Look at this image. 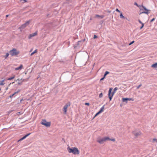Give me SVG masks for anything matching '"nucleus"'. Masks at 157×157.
<instances>
[{"label":"nucleus","mask_w":157,"mask_h":157,"mask_svg":"<svg viewBox=\"0 0 157 157\" xmlns=\"http://www.w3.org/2000/svg\"><path fill=\"white\" fill-rule=\"evenodd\" d=\"M17 92H15V93H14L13 94H12V95H10V98H12L13 97V96H14V95H15V94L16 93H17Z\"/></svg>","instance_id":"obj_25"},{"label":"nucleus","mask_w":157,"mask_h":157,"mask_svg":"<svg viewBox=\"0 0 157 157\" xmlns=\"http://www.w3.org/2000/svg\"><path fill=\"white\" fill-rule=\"evenodd\" d=\"M105 142L107 141H111L115 142L116 141L115 139L114 138L110 139L108 136L104 137Z\"/></svg>","instance_id":"obj_9"},{"label":"nucleus","mask_w":157,"mask_h":157,"mask_svg":"<svg viewBox=\"0 0 157 157\" xmlns=\"http://www.w3.org/2000/svg\"><path fill=\"white\" fill-rule=\"evenodd\" d=\"M106 75H105V74H104V78H105V76H106Z\"/></svg>","instance_id":"obj_41"},{"label":"nucleus","mask_w":157,"mask_h":157,"mask_svg":"<svg viewBox=\"0 0 157 157\" xmlns=\"http://www.w3.org/2000/svg\"><path fill=\"white\" fill-rule=\"evenodd\" d=\"M134 4H135V5L137 6H138V7L140 8V6H139L138 5V4H137V3H135Z\"/></svg>","instance_id":"obj_35"},{"label":"nucleus","mask_w":157,"mask_h":157,"mask_svg":"<svg viewBox=\"0 0 157 157\" xmlns=\"http://www.w3.org/2000/svg\"><path fill=\"white\" fill-rule=\"evenodd\" d=\"M102 96H103L102 93H100L99 95V97L100 98H101L102 97Z\"/></svg>","instance_id":"obj_26"},{"label":"nucleus","mask_w":157,"mask_h":157,"mask_svg":"<svg viewBox=\"0 0 157 157\" xmlns=\"http://www.w3.org/2000/svg\"><path fill=\"white\" fill-rule=\"evenodd\" d=\"M23 67V65H22L21 64V65L19 67L15 68V70H21L22 69Z\"/></svg>","instance_id":"obj_13"},{"label":"nucleus","mask_w":157,"mask_h":157,"mask_svg":"<svg viewBox=\"0 0 157 157\" xmlns=\"http://www.w3.org/2000/svg\"><path fill=\"white\" fill-rule=\"evenodd\" d=\"M1 90V88H0V91Z\"/></svg>","instance_id":"obj_45"},{"label":"nucleus","mask_w":157,"mask_h":157,"mask_svg":"<svg viewBox=\"0 0 157 157\" xmlns=\"http://www.w3.org/2000/svg\"><path fill=\"white\" fill-rule=\"evenodd\" d=\"M142 86L141 84H140L137 87V89H138Z\"/></svg>","instance_id":"obj_28"},{"label":"nucleus","mask_w":157,"mask_h":157,"mask_svg":"<svg viewBox=\"0 0 157 157\" xmlns=\"http://www.w3.org/2000/svg\"><path fill=\"white\" fill-rule=\"evenodd\" d=\"M151 67L152 68H155L157 70V63H156L151 65Z\"/></svg>","instance_id":"obj_12"},{"label":"nucleus","mask_w":157,"mask_h":157,"mask_svg":"<svg viewBox=\"0 0 157 157\" xmlns=\"http://www.w3.org/2000/svg\"><path fill=\"white\" fill-rule=\"evenodd\" d=\"M112 88H110L109 89V91H108V96L109 98L110 101H111L112 98V97L113 95H114L115 93L114 91H113L112 92Z\"/></svg>","instance_id":"obj_4"},{"label":"nucleus","mask_w":157,"mask_h":157,"mask_svg":"<svg viewBox=\"0 0 157 157\" xmlns=\"http://www.w3.org/2000/svg\"><path fill=\"white\" fill-rule=\"evenodd\" d=\"M20 80L19 78H18V79H17V80ZM16 81H17V80H16Z\"/></svg>","instance_id":"obj_44"},{"label":"nucleus","mask_w":157,"mask_h":157,"mask_svg":"<svg viewBox=\"0 0 157 157\" xmlns=\"http://www.w3.org/2000/svg\"><path fill=\"white\" fill-rule=\"evenodd\" d=\"M120 17L121 18H125V17L123 15L122 13H121Z\"/></svg>","instance_id":"obj_23"},{"label":"nucleus","mask_w":157,"mask_h":157,"mask_svg":"<svg viewBox=\"0 0 157 157\" xmlns=\"http://www.w3.org/2000/svg\"><path fill=\"white\" fill-rule=\"evenodd\" d=\"M67 149L68 152L69 153H72L75 155H78L79 154V151L77 147H73L72 148H71L70 147H68Z\"/></svg>","instance_id":"obj_1"},{"label":"nucleus","mask_w":157,"mask_h":157,"mask_svg":"<svg viewBox=\"0 0 157 157\" xmlns=\"http://www.w3.org/2000/svg\"><path fill=\"white\" fill-rule=\"evenodd\" d=\"M4 80H3L0 81V85H4L5 83H4Z\"/></svg>","instance_id":"obj_18"},{"label":"nucleus","mask_w":157,"mask_h":157,"mask_svg":"<svg viewBox=\"0 0 157 157\" xmlns=\"http://www.w3.org/2000/svg\"><path fill=\"white\" fill-rule=\"evenodd\" d=\"M37 32H35V33L31 34L29 35V39H30L32 37H34L35 36L37 35Z\"/></svg>","instance_id":"obj_11"},{"label":"nucleus","mask_w":157,"mask_h":157,"mask_svg":"<svg viewBox=\"0 0 157 157\" xmlns=\"http://www.w3.org/2000/svg\"><path fill=\"white\" fill-rule=\"evenodd\" d=\"M132 133L136 137H137L142 134V133L140 131H134Z\"/></svg>","instance_id":"obj_8"},{"label":"nucleus","mask_w":157,"mask_h":157,"mask_svg":"<svg viewBox=\"0 0 157 157\" xmlns=\"http://www.w3.org/2000/svg\"><path fill=\"white\" fill-rule=\"evenodd\" d=\"M131 100V98H123L122 101L123 102H125L126 101H130Z\"/></svg>","instance_id":"obj_16"},{"label":"nucleus","mask_w":157,"mask_h":157,"mask_svg":"<svg viewBox=\"0 0 157 157\" xmlns=\"http://www.w3.org/2000/svg\"><path fill=\"white\" fill-rule=\"evenodd\" d=\"M21 1H24V2H27V1L26 0H21Z\"/></svg>","instance_id":"obj_37"},{"label":"nucleus","mask_w":157,"mask_h":157,"mask_svg":"<svg viewBox=\"0 0 157 157\" xmlns=\"http://www.w3.org/2000/svg\"><path fill=\"white\" fill-rule=\"evenodd\" d=\"M97 141L100 144H103L105 142L104 137L103 138H101L100 137H98L97 139Z\"/></svg>","instance_id":"obj_7"},{"label":"nucleus","mask_w":157,"mask_h":157,"mask_svg":"<svg viewBox=\"0 0 157 157\" xmlns=\"http://www.w3.org/2000/svg\"><path fill=\"white\" fill-rule=\"evenodd\" d=\"M22 82H18V84L19 85H21L22 84Z\"/></svg>","instance_id":"obj_40"},{"label":"nucleus","mask_w":157,"mask_h":157,"mask_svg":"<svg viewBox=\"0 0 157 157\" xmlns=\"http://www.w3.org/2000/svg\"><path fill=\"white\" fill-rule=\"evenodd\" d=\"M17 113H18V114H22V113H21L20 112H18Z\"/></svg>","instance_id":"obj_39"},{"label":"nucleus","mask_w":157,"mask_h":157,"mask_svg":"<svg viewBox=\"0 0 157 157\" xmlns=\"http://www.w3.org/2000/svg\"><path fill=\"white\" fill-rule=\"evenodd\" d=\"M97 38V36L96 35H94V38L95 39Z\"/></svg>","instance_id":"obj_36"},{"label":"nucleus","mask_w":157,"mask_h":157,"mask_svg":"<svg viewBox=\"0 0 157 157\" xmlns=\"http://www.w3.org/2000/svg\"><path fill=\"white\" fill-rule=\"evenodd\" d=\"M109 72L108 71H106L105 73V75H107V74H109Z\"/></svg>","instance_id":"obj_30"},{"label":"nucleus","mask_w":157,"mask_h":157,"mask_svg":"<svg viewBox=\"0 0 157 157\" xmlns=\"http://www.w3.org/2000/svg\"><path fill=\"white\" fill-rule=\"evenodd\" d=\"M37 52V49H36L31 54L30 56H33L34 54L35 53H36Z\"/></svg>","instance_id":"obj_22"},{"label":"nucleus","mask_w":157,"mask_h":157,"mask_svg":"<svg viewBox=\"0 0 157 157\" xmlns=\"http://www.w3.org/2000/svg\"><path fill=\"white\" fill-rule=\"evenodd\" d=\"M134 42V41H132L129 44V45H131Z\"/></svg>","instance_id":"obj_31"},{"label":"nucleus","mask_w":157,"mask_h":157,"mask_svg":"<svg viewBox=\"0 0 157 157\" xmlns=\"http://www.w3.org/2000/svg\"><path fill=\"white\" fill-rule=\"evenodd\" d=\"M153 142H156L157 143V139L154 138L152 139Z\"/></svg>","instance_id":"obj_24"},{"label":"nucleus","mask_w":157,"mask_h":157,"mask_svg":"<svg viewBox=\"0 0 157 157\" xmlns=\"http://www.w3.org/2000/svg\"><path fill=\"white\" fill-rule=\"evenodd\" d=\"M104 105H103L99 111L101 113L102 112L104 111Z\"/></svg>","instance_id":"obj_20"},{"label":"nucleus","mask_w":157,"mask_h":157,"mask_svg":"<svg viewBox=\"0 0 157 157\" xmlns=\"http://www.w3.org/2000/svg\"><path fill=\"white\" fill-rule=\"evenodd\" d=\"M41 124L47 127H50L51 125L50 122H48L44 119L42 120Z\"/></svg>","instance_id":"obj_6"},{"label":"nucleus","mask_w":157,"mask_h":157,"mask_svg":"<svg viewBox=\"0 0 157 157\" xmlns=\"http://www.w3.org/2000/svg\"><path fill=\"white\" fill-rule=\"evenodd\" d=\"M15 77V75H13V76L7 79V80H10L12 79H14Z\"/></svg>","instance_id":"obj_19"},{"label":"nucleus","mask_w":157,"mask_h":157,"mask_svg":"<svg viewBox=\"0 0 157 157\" xmlns=\"http://www.w3.org/2000/svg\"><path fill=\"white\" fill-rule=\"evenodd\" d=\"M117 89H118L117 87H116L115 88H114L113 91H114V92H116V91L117 90Z\"/></svg>","instance_id":"obj_27"},{"label":"nucleus","mask_w":157,"mask_h":157,"mask_svg":"<svg viewBox=\"0 0 157 157\" xmlns=\"http://www.w3.org/2000/svg\"><path fill=\"white\" fill-rule=\"evenodd\" d=\"M106 75H105V74H104V78H105V76H106Z\"/></svg>","instance_id":"obj_42"},{"label":"nucleus","mask_w":157,"mask_h":157,"mask_svg":"<svg viewBox=\"0 0 157 157\" xmlns=\"http://www.w3.org/2000/svg\"><path fill=\"white\" fill-rule=\"evenodd\" d=\"M104 77H103L100 80L101 81L102 80L104 79Z\"/></svg>","instance_id":"obj_38"},{"label":"nucleus","mask_w":157,"mask_h":157,"mask_svg":"<svg viewBox=\"0 0 157 157\" xmlns=\"http://www.w3.org/2000/svg\"><path fill=\"white\" fill-rule=\"evenodd\" d=\"M140 14L144 13L146 14H148L149 12V10H147L146 8H145L144 6H140Z\"/></svg>","instance_id":"obj_3"},{"label":"nucleus","mask_w":157,"mask_h":157,"mask_svg":"<svg viewBox=\"0 0 157 157\" xmlns=\"http://www.w3.org/2000/svg\"><path fill=\"white\" fill-rule=\"evenodd\" d=\"M155 20V18H153L152 19L151 21V22H152L154 20Z\"/></svg>","instance_id":"obj_34"},{"label":"nucleus","mask_w":157,"mask_h":157,"mask_svg":"<svg viewBox=\"0 0 157 157\" xmlns=\"http://www.w3.org/2000/svg\"><path fill=\"white\" fill-rule=\"evenodd\" d=\"M30 22V21H27L25 24L22 25L20 28L22 29L24 28L29 24Z\"/></svg>","instance_id":"obj_10"},{"label":"nucleus","mask_w":157,"mask_h":157,"mask_svg":"<svg viewBox=\"0 0 157 157\" xmlns=\"http://www.w3.org/2000/svg\"><path fill=\"white\" fill-rule=\"evenodd\" d=\"M104 17V16L103 15H99L98 14L96 15L95 16V17H100L101 18H102Z\"/></svg>","instance_id":"obj_17"},{"label":"nucleus","mask_w":157,"mask_h":157,"mask_svg":"<svg viewBox=\"0 0 157 157\" xmlns=\"http://www.w3.org/2000/svg\"><path fill=\"white\" fill-rule=\"evenodd\" d=\"M85 105H87L88 106H89L90 105L89 103H85Z\"/></svg>","instance_id":"obj_33"},{"label":"nucleus","mask_w":157,"mask_h":157,"mask_svg":"<svg viewBox=\"0 0 157 157\" xmlns=\"http://www.w3.org/2000/svg\"><path fill=\"white\" fill-rule=\"evenodd\" d=\"M8 16H9V15H7L6 16V17H8Z\"/></svg>","instance_id":"obj_43"},{"label":"nucleus","mask_w":157,"mask_h":157,"mask_svg":"<svg viewBox=\"0 0 157 157\" xmlns=\"http://www.w3.org/2000/svg\"><path fill=\"white\" fill-rule=\"evenodd\" d=\"M116 11L119 13H121L120 11L118 9H116Z\"/></svg>","instance_id":"obj_29"},{"label":"nucleus","mask_w":157,"mask_h":157,"mask_svg":"<svg viewBox=\"0 0 157 157\" xmlns=\"http://www.w3.org/2000/svg\"><path fill=\"white\" fill-rule=\"evenodd\" d=\"M138 21L141 24V26L140 28V29H141L144 26V24L142 23L140 20H138Z\"/></svg>","instance_id":"obj_14"},{"label":"nucleus","mask_w":157,"mask_h":157,"mask_svg":"<svg viewBox=\"0 0 157 157\" xmlns=\"http://www.w3.org/2000/svg\"><path fill=\"white\" fill-rule=\"evenodd\" d=\"M9 53H6V55L4 56V57L5 59H6L7 58L8 56H9Z\"/></svg>","instance_id":"obj_21"},{"label":"nucleus","mask_w":157,"mask_h":157,"mask_svg":"<svg viewBox=\"0 0 157 157\" xmlns=\"http://www.w3.org/2000/svg\"><path fill=\"white\" fill-rule=\"evenodd\" d=\"M10 54L12 56H17L18 55L20 52L17 50L16 49L13 48L10 51Z\"/></svg>","instance_id":"obj_2"},{"label":"nucleus","mask_w":157,"mask_h":157,"mask_svg":"<svg viewBox=\"0 0 157 157\" xmlns=\"http://www.w3.org/2000/svg\"><path fill=\"white\" fill-rule=\"evenodd\" d=\"M101 113L100 112V111H99L95 115V117L96 116H97L98 115V114H99V113Z\"/></svg>","instance_id":"obj_32"},{"label":"nucleus","mask_w":157,"mask_h":157,"mask_svg":"<svg viewBox=\"0 0 157 157\" xmlns=\"http://www.w3.org/2000/svg\"><path fill=\"white\" fill-rule=\"evenodd\" d=\"M30 134V133H29L27 135H26L25 136H24L22 138H21L20 140H23L24 139H25L27 136H28Z\"/></svg>","instance_id":"obj_15"},{"label":"nucleus","mask_w":157,"mask_h":157,"mask_svg":"<svg viewBox=\"0 0 157 157\" xmlns=\"http://www.w3.org/2000/svg\"><path fill=\"white\" fill-rule=\"evenodd\" d=\"M71 105L70 103L69 102L67 103L65 105L63 109V110L64 112V114H66L67 113V108L70 106Z\"/></svg>","instance_id":"obj_5"}]
</instances>
